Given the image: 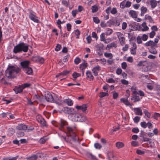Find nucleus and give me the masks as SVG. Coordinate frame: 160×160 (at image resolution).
I'll return each instance as SVG.
<instances>
[{
	"instance_id": "nucleus-1",
	"label": "nucleus",
	"mask_w": 160,
	"mask_h": 160,
	"mask_svg": "<svg viewBox=\"0 0 160 160\" xmlns=\"http://www.w3.org/2000/svg\"><path fill=\"white\" fill-rule=\"evenodd\" d=\"M67 137H63V139L67 142L76 146L79 144L78 138L75 133V129L68 127H67Z\"/></svg>"
},
{
	"instance_id": "nucleus-2",
	"label": "nucleus",
	"mask_w": 160,
	"mask_h": 160,
	"mask_svg": "<svg viewBox=\"0 0 160 160\" xmlns=\"http://www.w3.org/2000/svg\"><path fill=\"white\" fill-rule=\"evenodd\" d=\"M20 71V68L16 66L9 65L5 71L6 76L8 78H13Z\"/></svg>"
},
{
	"instance_id": "nucleus-3",
	"label": "nucleus",
	"mask_w": 160,
	"mask_h": 160,
	"mask_svg": "<svg viewBox=\"0 0 160 160\" xmlns=\"http://www.w3.org/2000/svg\"><path fill=\"white\" fill-rule=\"evenodd\" d=\"M28 45L24 42H21L16 46L14 48L13 52L15 53H19L22 51L27 52Z\"/></svg>"
},
{
	"instance_id": "nucleus-4",
	"label": "nucleus",
	"mask_w": 160,
	"mask_h": 160,
	"mask_svg": "<svg viewBox=\"0 0 160 160\" xmlns=\"http://www.w3.org/2000/svg\"><path fill=\"white\" fill-rule=\"evenodd\" d=\"M30 62L28 60H25L20 62V65L22 68L23 71L28 75H31L32 73V68L29 67Z\"/></svg>"
},
{
	"instance_id": "nucleus-5",
	"label": "nucleus",
	"mask_w": 160,
	"mask_h": 160,
	"mask_svg": "<svg viewBox=\"0 0 160 160\" xmlns=\"http://www.w3.org/2000/svg\"><path fill=\"white\" fill-rule=\"evenodd\" d=\"M47 101L52 102L53 101V96L48 91H43L41 92V101Z\"/></svg>"
},
{
	"instance_id": "nucleus-6",
	"label": "nucleus",
	"mask_w": 160,
	"mask_h": 160,
	"mask_svg": "<svg viewBox=\"0 0 160 160\" xmlns=\"http://www.w3.org/2000/svg\"><path fill=\"white\" fill-rule=\"evenodd\" d=\"M29 18L31 20L35 22L38 23L39 22L38 19L37 17L33 14V12L32 11H30V12Z\"/></svg>"
},
{
	"instance_id": "nucleus-7",
	"label": "nucleus",
	"mask_w": 160,
	"mask_h": 160,
	"mask_svg": "<svg viewBox=\"0 0 160 160\" xmlns=\"http://www.w3.org/2000/svg\"><path fill=\"white\" fill-rule=\"evenodd\" d=\"M144 45L146 47L151 46V48H155L158 47L157 44L152 40H150L146 42L144 44Z\"/></svg>"
},
{
	"instance_id": "nucleus-8",
	"label": "nucleus",
	"mask_w": 160,
	"mask_h": 160,
	"mask_svg": "<svg viewBox=\"0 0 160 160\" xmlns=\"http://www.w3.org/2000/svg\"><path fill=\"white\" fill-rule=\"evenodd\" d=\"M149 29V28L147 26L146 23L143 22L141 26H139V31H141L142 32H145L147 31Z\"/></svg>"
},
{
	"instance_id": "nucleus-9",
	"label": "nucleus",
	"mask_w": 160,
	"mask_h": 160,
	"mask_svg": "<svg viewBox=\"0 0 160 160\" xmlns=\"http://www.w3.org/2000/svg\"><path fill=\"white\" fill-rule=\"evenodd\" d=\"M107 155L109 160H117L115 156L112 151L108 152Z\"/></svg>"
},
{
	"instance_id": "nucleus-10",
	"label": "nucleus",
	"mask_w": 160,
	"mask_h": 160,
	"mask_svg": "<svg viewBox=\"0 0 160 160\" xmlns=\"http://www.w3.org/2000/svg\"><path fill=\"white\" fill-rule=\"evenodd\" d=\"M101 69L99 65H97L92 70L94 75L96 76L98 75V72Z\"/></svg>"
},
{
	"instance_id": "nucleus-11",
	"label": "nucleus",
	"mask_w": 160,
	"mask_h": 160,
	"mask_svg": "<svg viewBox=\"0 0 160 160\" xmlns=\"http://www.w3.org/2000/svg\"><path fill=\"white\" fill-rule=\"evenodd\" d=\"M133 110L136 115L141 116L142 115V110L140 108H134Z\"/></svg>"
},
{
	"instance_id": "nucleus-12",
	"label": "nucleus",
	"mask_w": 160,
	"mask_h": 160,
	"mask_svg": "<svg viewBox=\"0 0 160 160\" xmlns=\"http://www.w3.org/2000/svg\"><path fill=\"white\" fill-rule=\"evenodd\" d=\"M87 105L86 104H83L81 106H76V108L78 110H81L84 112L87 109Z\"/></svg>"
},
{
	"instance_id": "nucleus-13",
	"label": "nucleus",
	"mask_w": 160,
	"mask_h": 160,
	"mask_svg": "<svg viewBox=\"0 0 160 160\" xmlns=\"http://www.w3.org/2000/svg\"><path fill=\"white\" fill-rule=\"evenodd\" d=\"M27 128V126L22 124H20L16 127V129L19 130H24Z\"/></svg>"
},
{
	"instance_id": "nucleus-14",
	"label": "nucleus",
	"mask_w": 160,
	"mask_h": 160,
	"mask_svg": "<svg viewBox=\"0 0 160 160\" xmlns=\"http://www.w3.org/2000/svg\"><path fill=\"white\" fill-rule=\"evenodd\" d=\"M52 102L55 103L59 105L61 104L62 102L57 96L54 95L53 96V101Z\"/></svg>"
},
{
	"instance_id": "nucleus-15",
	"label": "nucleus",
	"mask_w": 160,
	"mask_h": 160,
	"mask_svg": "<svg viewBox=\"0 0 160 160\" xmlns=\"http://www.w3.org/2000/svg\"><path fill=\"white\" fill-rule=\"evenodd\" d=\"M23 89L22 87H21V85H19V87H16L13 89L14 91L16 94L21 93Z\"/></svg>"
},
{
	"instance_id": "nucleus-16",
	"label": "nucleus",
	"mask_w": 160,
	"mask_h": 160,
	"mask_svg": "<svg viewBox=\"0 0 160 160\" xmlns=\"http://www.w3.org/2000/svg\"><path fill=\"white\" fill-rule=\"evenodd\" d=\"M72 119L74 121H79L80 120V118H81V115L78 114H76L72 116Z\"/></svg>"
},
{
	"instance_id": "nucleus-17",
	"label": "nucleus",
	"mask_w": 160,
	"mask_h": 160,
	"mask_svg": "<svg viewBox=\"0 0 160 160\" xmlns=\"http://www.w3.org/2000/svg\"><path fill=\"white\" fill-rule=\"evenodd\" d=\"M87 67V63L85 62V61L80 65V68L82 71V72H84V70Z\"/></svg>"
},
{
	"instance_id": "nucleus-18",
	"label": "nucleus",
	"mask_w": 160,
	"mask_h": 160,
	"mask_svg": "<svg viewBox=\"0 0 160 160\" xmlns=\"http://www.w3.org/2000/svg\"><path fill=\"white\" fill-rule=\"evenodd\" d=\"M148 10L147 8L144 6H142L141 8V15L143 16L144 15L145 13H146Z\"/></svg>"
},
{
	"instance_id": "nucleus-19",
	"label": "nucleus",
	"mask_w": 160,
	"mask_h": 160,
	"mask_svg": "<svg viewBox=\"0 0 160 160\" xmlns=\"http://www.w3.org/2000/svg\"><path fill=\"white\" fill-rule=\"evenodd\" d=\"M129 14L133 18H136L137 16V12L134 10H130L129 12Z\"/></svg>"
},
{
	"instance_id": "nucleus-20",
	"label": "nucleus",
	"mask_w": 160,
	"mask_h": 160,
	"mask_svg": "<svg viewBox=\"0 0 160 160\" xmlns=\"http://www.w3.org/2000/svg\"><path fill=\"white\" fill-rule=\"evenodd\" d=\"M64 109V110L65 111H66V112L69 114H72L74 110L73 108H65Z\"/></svg>"
},
{
	"instance_id": "nucleus-21",
	"label": "nucleus",
	"mask_w": 160,
	"mask_h": 160,
	"mask_svg": "<svg viewBox=\"0 0 160 160\" xmlns=\"http://www.w3.org/2000/svg\"><path fill=\"white\" fill-rule=\"evenodd\" d=\"M118 39L122 45H123L125 44V38L122 36H118Z\"/></svg>"
},
{
	"instance_id": "nucleus-22",
	"label": "nucleus",
	"mask_w": 160,
	"mask_h": 160,
	"mask_svg": "<svg viewBox=\"0 0 160 160\" xmlns=\"http://www.w3.org/2000/svg\"><path fill=\"white\" fill-rule=\"evenodd\" d=\"M64 102L69 106H71L73 105V102L70 99H65L64 100Z\"/></svg>"
},
{
	"instance_id": "nucleus-23",
	"label": "nucleus",
	"mask_w": 160,
	"mask_h": 160,
	"mask_svg": "<svg viewBox=\"0 0 160 160\" xmlns=\"http://www.w3.org/2000/svg\"><path fill=\"white\" fill-rule=\"evenodd\" d=\"M86 74L87 78H89L90 80H92L93 79L94 77L91 72L89 71H87L86 72Z\"/></svg>"
},
{
	"instance_id": "nucleus-24",
	"label": "nucleus",
	"mask_w": 160,
	"mask_h": 160,
	"mask_svg": "<svg viewBox=\"0 0 160 160\" xmlns=\"http://www.w3.org/2000/svg\"><path fill=\"white\" fill-rule=\"evenodd\" d=\"M131 100L133 101L134 102L139 101L140 100V99L138 96L137 95H135L131 98Z\"/></svg>"
},
{
	"instance_id": "nucleus-25",
	"label": "nucleus",
	"mask_w": 160,
	"mask_h": 160,
	"mask_svg": "<svg viewBox=\"0 0 160 160\" xmlns=\"http://www.w3.org/2000/svg\"><path fill=\"white\" fill-rule=\"evenodd\" d=\"M150 5L152 8H154L157 6V3L156 1L154 0H151L150 1Z\"/></svg>"
},
{
	"instance_id": "nucleus-26",
	"label": "nucleus",
	"mask_w": 160,
	"mask_h": 160,
	"mask_svg": "<svg viewBox=\"0 0 160 160\" xmlns=\"http://www.w3.org/2000/svg\"><path fill=\"white\" fill-rule=\"evenodd\" d=\"M121 101L124 103L127 106L130 105V102L128 101L127 99L122 98L121 99Z\"/></svg>"
},
{
	"instance_id": "nucleus-27",
	"label": "nucleus",
	"mask_w": 160,
	"mask_h": 160,
	"mask_svg": "<svg viewBox=\"0 0 160 160\" xmlns=\"http://www.w3.org/2000/svg\"><path fill=\"white\" fill-rule=\"evenodd\" d=\"M124 144L121 142H118L116 143V147L118 148H122L124 146Z\"/></svg>"
},
{
	"instance_id": "nucleus-28",
	"label": "nucleus",
	"mask_w": 160,
	"mask_h": 160,
	"mask_svg": "<svg viewBox=\"0 0 160 160\" xmlns=\"http://www.w3.org/2000/svg\"><path fill=\"white\" fill-rule=\"evenodd\" d=\"M145 19L146 20H148L150 22H152L153 20L150 16L146 15L145 16Z\"/></svg>"
},
{
	"instance_id": "nucleus-29",
	"label": "nucleus",
	"mask_w": 160,
	"mask_h": 160,
	"mask_svg": "<svg viewBox=\"0 0 160 160\" xmlns=\"http://www.w3.org/2000/svg\"><path fill=\"white\" fill-rule=\"evenodd\" d=\"M15 132V131L12 128H10L8 129V133L10 136L13 135Z\"/></svg>"
},
{
	"instance_id": "nucleus-30",
	"label": "nucleus",
	"mask_w": 160,
	"mask_h": 160,
	"mask_svg": "<svg viewBox=\"0 0 160 160\" xmlns=\"http://www.w3.org/2000/svg\"><path fill=\"white\" fill-rule=\"evenodd\" d=\"M72 76L74 78L73 80L75 81L76 78L81 76V74L75 72L72 74Z\"/></svg>"
},
{
	"instance_id": "nucleus-31",
	"label": "nucleus",
	"mask_w": 160,
	"mask_h": 160,
	"mask_svg": "<svg viewBox=\"0 0 160 160\" xmlns=\"http://www.w3.org/2000/svg\"><path fill=\"white\" fill-rule=\"evenodd\" d=\"M104 56L110 59H111L113 57L112 54L111 53L105 52L104 53Z\"/></svg>"
},
{
	"instance_id": "nucleus-32",
	"label": "nucleus",
	"mask_w": 160,
	"mask_h": 160,
	"mask_svg": "<svg viewBox=\"0 0 160 160\" xmlns=\"http://www.w3.org/2000/svg\"><path fill=\"white\" fill-rule=\"evenodd\" d=\"M38 156L37 155H34L31 157L27 158V159L29 160H36L38 158Z\"/></svg>"
},
{
	"instance_id": "nucleus-33",
	"label": "nucleus",
	"mask_w": 160,
	"mask_h": 160,
	"mask_svg": "<svg viewBox=\"0 0 160 160\" xmlns=\"http://www.w3.org/2000/svg\"><path fill=\"white\" fill-rule=\"evenodd\" d=\"M69 73V71H64L63 72H62L61 73H60L59 74V75H56V77H59V76H60L61 75H62V76H65V75H67Z\"/></svg>"
},
{
	"instance_id": "nucleus-34",
	"label": "nucleus",
	"mask_w": 160,
	"mask_h": 160,
	"mask_svg": "<svg viewBox=\"0 0 160 160\" xmlns=\"http://www.w3.org/2000/svg\"><path fill=\"white\" fill-rule=\"evenodd\" d=\"M146 64V62L144 61H141L138 62L137 65V66L140 67L142 66H144Z\"/></svg>"
},
{
	"instance_id": "nucleus-35",
	"label": "nucleus",
	"mask_w": 160,
	"mask_h": 160,
	"mask_svg": "<svg viewBox=\"0 0 160 160\" xmlns=\"http://www.w3.org/2000/svg\"><path fill=\"white\" fill-rule=\"evenodd\" d=\"M62 3L65 6L68 7V0H62Z\"/></svg>"
},
{
	"instance_id": "nucleus-36",
	"label": "nucleus",
	"mask_w": 160,
	"mask_h": 160,
	"mask_svg": "<svg viewBox=\"0 0 160 160\" xmlns=\"http://www.w3.org/2000/svg\"><path fill=\"white\" fill-rule=\"evenodd\" d=\"M143 112L145 114V116H147L148 118H150L151 114L146 109H144Z\"/></svg>"
},
{
	"instance_id": "nucleus-37",
	"label": "nucleus",
	"mask_w": 160,
	"mask_h": 160,
	"mask_svg": "<svg viewBox=\"0 0 160 160\" xmlns=\"http://www.w3.org/2000/svg\"><path fill=\"white\" fill-rule=\"evenodd\" d=\"M41 124H42L43 126H46V122L43 118L41 117Z\"/></svg>"
},
{
	"instance_id": "nucleus-38",
	"label": "nucleus",
	"mask_w": 160,
	"mask_h": 160,
	"mask_svg": "<svg viewBox=\"0 0 160 160\" xmlns=\"http://www.w3.org/2000/svg\"><path fill=\"white\" fill-rule=\"evenodd\" d=\"M94 146L95 148L97 149H100L101 147L102 146L100 144L98 143H96L94 144Z\"/></svg>"
},
{
	"instance_id": "nucleus-39",
	"label": "nucleus",
	"mask_w": 160,
	"mask_h": 160,
	"mask_svg": "<svg viewBox=\"0 0 160 160\" xmlns=\"http://www.w3.org/2000/svg\"><path fill=\"white\" fill-rule=\"evenodd\" d=\"M137 41L138 44H141L142 43V38L140 36H138L137 38Z\"/></svg>"
},
{
	"instance_id": "nucleus-40",
	"label": "nucleus",
	"mask_w": 160,
	"mask_h": 160,
	"mask_svg": "<svg viewBox=\"0 0 160 160\" xmlns=\"http://www.w3.org/2000/svg\"><path fill=\"white\" fill-rule=\"evenodd\" d=\"M113 32V30L110 28H108L107 30L106 33L107 35H110Z\"/></svg>"
},
{
	"instance_id": "nucleus-41",
	"label": "nucleus",
	"mask_w": 160,
	"mask_h": 160,
	"mask_svg": "<svg viewBox=\"0 0 160 160\" xmlns=\"http://www.w3.org/2000/svg\"><path fill=\"white\" fill-rule=\"evenodd\" d=\"M142 39L144 41H146L148 39V36L146 34H143L141 37Z\"/></svg>"
},
{
	"instance_id": "nucleus-42",
	"label": "nucleus",
	"mask_w": 160,
	"mask_h": 160,
	"mask_svg": "<svg viewBox=\"0 0 160 160\" xmlns=\"http://www.w3.org/2000/svg\"><path fill=\"white\" fill-rule=\"evenodd\" d=\"M149 52L151 53L155 54L157 53V52L155 48H151L149 50Z\"/></svg>"
},
{
	"instance_id": "nucleus-43",
	"label": "nucleus",
	"mask_w": 160,
	"mask_h": 160,
	"mask_svg": "<svg viewBox=\"0 0 160 160\" xmlns=\"http://www.w3.org/2000/svg\"><path fill=\"white\" fill-rule=\"evenodd\" d=\"M61 127L63 128L65 125V121L61 119L60 121Z\"/></svg>"
},
{
	"instance_id": "nucleus-44",
	"label": "nucleus",
	"mask_w": 160,
	"mask_h": 160,
	"mask_svg": "<svg viewBox=\"0 0 160 160\" xmlns=\"http://www.w3.org/2000/svg\"><path fill=\"white\" fill-rule=\"evenodd\" d=\"M31 85V84L28 83H25L21 85V87H22L23 89L27 87H28Z\"/></svg>"
},
{
	"instance_id": "nucleus-45",
	"label": "nucleus",
	"mask_w": 160,
	"mask_h": 160,
	"mask_svg": "<svg viewBox=\"0 0 160 160\" xmlns=\"http://www.w3.org/2000/svg\"><path fill=\"white\" fill-rule=\"evenodd\" d=\"M140 125L142 128H146L147 127V123L145 122H141Z\"/></svg>"
},
{
	"instance_id": "nucleus-46",
	"label": "nucleus",
	"mask_w": 160,
	"mask_h": 160,
	"mask_svg": "<svg viewBox=\"0 0 160 160\" xmlns=\"http://www.w3.org/2000/svg\"><path fill=\"white\" fill-rule=\"evenodd\" d=\"M125 1L126 0H124L122 2H121L120 4V7L122 8H124L125 6Z\"/></svg>"
},
{
	"instance_id": "nucleus-47",
	"label": "nucleus",
	"mask_w": 160,
	"mask_h": 160,
	"mask_svg": "<svg viewBox=\"0 0 160 160\" xmlns=\"http://www.w3.org/2000/svg\"><path fill=\"white\" fill-rule=\"evenodd\" d=\"M131 90L132 93L134 95H137L138 94V92L136 91L135 87H132Z\"/></svg>"
},
{
	"instance_id": "nucleus-48",
	"label": "nucleus",
	"mask_w": 160,
	"mask_h": 160,
	"mask_svg": "<svg viewBox=\"0 0 160 160\" xmlns=\"http://www.w3.org/2000/svg\"><path fill=\"white\" fill-rule=\"evenodd\" d=\"M100 40L102 41H105V34L104 33H102L100 36Z\"/></svg>"
},
{
	"instance_id": "nucleus-49",
	"label": "nucleus",
	"mask_w": 160,
	"mask_h": 160,
	"mask_svg": "<svg viewBox=\"0 0 160 160\" xmlns=\"http://www.w3.org/2000/svg\"><path fill=\"white\" fill-rule=\"evenodd\" d=\"M100 97L101 98H102L104 97L107 96L108 95V93L106 92H101L100 93Z\"/></svg>"
},
{
	"instance_id": "nucleus-50",
	"label": "nucleus",
	"mask_w": 160,
	"mask_h": 160,
	"mask_svg": "<svg viewBox=\"0 0 160 160\" xmlns=\"http://www.w3.org/2000/svg\"><path fill=\"white\" fill-rule=\"evenodd\" d=\"M153 117L155 119H157L158 117H160V114L156 112L155 113L153 116Z\"/></svg>"
},
{
	"instance_id": "nucleus-51",
	"label": "nucleus",
	"mask_w": 160,
	"mask_h": 160,
	"mask_svg": "<svg viewBox=\"0 0 160 160\" xmlns=\"http://www.w3.org/2000/svg\"><path fill=\"white\" fill-rule=\"evenodd\" d=\"M140 119V118L138 116L135 117L133 119V121L135 123L138 122Z\"/></svg>"
},
{
	"instance_id": "nucleus-52",
	"label": "nucleus",
	"mask_w": 160,
	"mask_h": 160,
	"mask_svg": "<svg viewBox=\"0 0 160 160\" xmlns=\"http://www.w3.org/2000/svg\"><path fill=\"white\" fill-rule=\"evenodd\" d=\"M93 20L94 22L97 24H98L100 22V20L96 17H93Z\"/></svg>"
},
{
	"instance_id": "nucleus-53",
	"label": "nucleus",
	"mask_w": 160,
	"mask_h": 160,
	"mask_svg": "<svg viewBox=\"0 0 160 160\" xmlns=\"http://www.w3.org/2000/svg\"><path fill=\"white\" fill-rule=\"evenodd\" d=\"M80 61H81V60L80 59V58H76L75 59L74 61L75 63L77 65V64H78L80 62Z\"/></svg>"
},
{
	"instance_id": "nucleus-54",
	"label": "nucleus",
	"mask_w": 160,
	"mask_h": 160,
	"mask_svg": "<svg viewBox=\"0 0 160 160\" xmlns=\"http://www.w3.org/2000/svg\"><path fill=\"white\" fill-rule=\"evenodd\" d=\"M156 33L155 31H152L149 34V37L151 38H152L155 35Z\"/></svg>"
},
{
	"instance_id": "nucleus-55",
	"label": "nucleus",
	"mask_w": 160,
	"mask_h": 160,
	"mask_svg": "<svg viewBox=\"0 0 160 160\" xmlns=\"http://www.w3.org/2000/svg\"><path fill=\"white\" fill-rule=\"evenodd\" d=\"M110 12L112 14H115L117 12V10L116 8H113L111 10Z\"/></svg>"
},
{
	"instance_id": "nucleus-56",
	"label": "nucleus",
	"mask_w": 160,
	"mask_h": 160,
	"mask_svg": "<svg viewBox=\"0 0 160 160\" xmlns=\"http://www.w3.org/2000/svg\"><path fill=\"white\" fill-rule=\"evenodd\" d=\"M48 138L46 137H44L41 138V143H44L48 140Z\"/></svg>"
},
{
	"instance_id": "nucleus-57",
	"label": "nucleus",
	"mask_w": 160,
	"mask_h": 160,
	"mask_svg": "<svg viewBox=\"0 0 160 160\" xmlns=\"http://www.w3.org/2000/svg\"><path fill=\"white\" fill-rule=\"evenodd\" d=\"M147 88L150 90H152L153 88L154 85L153 84H149L147 85Z\"/></svg>"
},
{
	"instance_id": "nucleus-58",
	"label": "nucleus",
	"mask_w": 160,
	"mask_h": 160,
	"mask_svg": "<svg viewBox=\"0 0 160 160\" xmlns=\"http://www.w3.org/2000/svg\"><path fill=\"white\" fill-rule=\"evenodd\" d=\"M92 38H95L96 40L98 38V37L97 36L96 32H92Z\"/></svg>"
},
{
	"instance_id": "nucleus-59",
	"label": "nucleus",
	"mask_w": 160,
	"mask_h": 160,
	"mask_svg": "<svg viewBox=\"0 0 160 160\" xmlns=\"http://www.w3.org/2000/svg\"><path fill=\"white\" fill-rule=\"evenodd\" d=\"M75 34L77 36L76 38H79V36L80 34V32L79 30L78 29L75 30Z\"/></svg>"
},
{
	"instance_id": "nucleus-60",
	"label": "nucleus",
	"mask_w": 160,
	"mask_h": 160,
	"mask_svg": "<svg viewBox=\"0 0 160 160\" xmlns=\"http://www.w3.org/2000/svg\"><path fill=\"white\" fill-rule=\"evenodd\" d=\"M127 65L126 62H123L122 63V68L124 69L126 68Z\"/></svg>"
},
{
	"instance_id": "nucleus-61",
	"label": "nucleus",
	"mask_w": 160,
	"mask_h": 160,
	"mask_svg": "<svg viewBox=\"0 0 160 160\" xmlns=\"http://www.w3.org/2000/svg\"><path fill=\"white\" fill-rule=\"evenodd\" d=\"M132 132L137 133L139 132V130L138 128H134L132 129Z\"/></svg>"
},
{
	"instance_id": "nucleus-62",
	"label": "nucleus",
	"mask_w": 160,
	"mask_h": 160,
	"mask_svg": "<svg viewBox=\"0 0 160 160\" xmlns=\"http://www.w3.org/2000/svg\"><path fill=\"white\" fill-rule=\"evenodd\" d=\"M79 122H84L86 120V117L85 116L81 115V118H80Z\"/></svg>"
},
{
	"instance_id": "nucleus-63",
	"label": "nucleus",
	"mask_w": 160,
	"mask_h": 160,
	"mask_svg": "<svg viewBox=\"0 0 160 160\" xmlns=\"http://www.w3.org/2000/svg\"><path fill=\"white\" fill-rule=\"evenodd\" d=\"M127 27V24L125 22H123L122 25V29L125 30L126 29Z\"/></svg>"
},
{
	"instance_id": "nucleus-64",
	"label": "nucleus",
	"mask_w": 160,
	"mask_h": 160,
	"mask_svg": "<svg viewBox=\"0 0 160 160\" xmlns=\"http://www.w3.org/2000/svg\"><path fill=\"white\" fill-rule=\"evenodd\" d=\"M61 48V45H60V44H58L56 47L55 50L57 51H58L60 50Z\"/></svg>"
}]
</instances>
